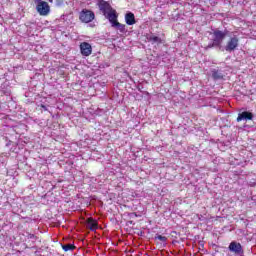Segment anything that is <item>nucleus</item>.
<instances>
[{
    "label": "nucleus",
    "instance_id": "nucleus-1",
    "mask_svg": "<svg viewBox=\"0 0 256 256\" xmlns=\"http://www.w3.org/2000/svg\"><path fill=\"white\" fill-rule=\"evenodd\" d=\"M97 7L109 22L118 15L117 10H115L111 4L105 0H98Z\"/></svg>",
    "mask_w": 256,
    "mask_h": 256
},
{
    "label": "nucleus",
    "instance_id": "nucleus-2",
    "mask_svg": "<svg viewBox=\"0 0 256 256\" xmlns=\"http://www.w3.org/2000/svg\"><path fill=\"white\" fill-rule=\"evenodd\" d=\"M36 3V11L39 13L41 17H47L49 13H51V6L49 3L43 0H35Z\"/></svg>",
    "mask_w": 256,
    "mask_h": 256
},
{
    "label": "nucleus",
    "instance_id": "nucleus-3",
    "mask_svg": "<svg viewBox=\"0 0 256 256\" xmlns=\"http://www.w3.org/2000/svg\"><path fill=\"white\" fill-rule=\"evenodd\" d=\"M226 37H227V32H223L221 30H214L213 39H212L213 45H216L217 47H221Z\"/></svg>",
    "mask_w": 256,
    "mask_h": 256
},
{
    "label": "nucleus",
    "instance_id": "nucleus-4",
    "mask_svg": "<svg viewBox=\"0 0 256 256\" xmlns=\"http://www.w3.org/2000/svg\"><path fill=\"white\" fill-rule=\"evenodd\" d=\"M95 19V12L92 10L83 9L79 14L81 23H91Z\"/></svg>",
    "mask_w": 256,
    "mask_h": 256
},
{
    "label": "nucleus",
    "instance_id": "nucleus-5",
    "mask_svg": "<svg viewBox=\"0 0 256 256\" xmlns=\"http://www.w3.org/2000/svg\"><path fill=\"white\" fill-rule=\"evenodd\" d=\"M239 47V38L237 36L230 37L227 41L224 49L227 51V53H232V51H235Z\"/></svg>",
    "mask_w": 256,
    "mask_h": 256
},
{
    "label": "nucleus",
    "instance_id": "nucleus-6",
    "mask_svg": "<svg viewBox=\"0 0 256 256\" xmlns=\"http://www.w3.org/2000/svg\"><path fill=\"white\" fill-rule=\"evenodd\" d=\"M80 53L83 57H89L93 53V47H91L89 42H82L80 44Z\"/></svg>",
    "mask_w": 256,
    "mask_h": 256
},
{
    "label": "nucleus",
    "instance_id": "nucleus-7",
    "mask_svg": "<svg viewBox=\"0 0 256 256\" xmlns=\"http://www.w3.org/2000/svg\"><path fill=\"white\" fill-rule=\"evenodd\" d=\"M118 17H119V14H117L115 16V18L110 21V23H111L112 27H117V29L120 31V33H125L126 26H125V24L119 23V21L117 20Z\"/></svg>",
    "mask_w": 256,
    "mask_h": 256
},
{
    "label": "nucleus",
    "instance_id": "nucleus-8",
    "mask_svg": "<svg viewBox=\"0 0 256 256\" xmlns=\"http://www.w3.org/2000/svg\"><path fill=\"white\" fill-rule=\"evenodd\" d=\"M243 119H245L246 121H252L253 113L244 111V112L238 114L237 122L239 123V122L243 121Z\"/></svg>",
    "mask_w": 256,
    "mask_h": 256
},
{
    "label": "nucleus",
    "instance_id": "nucleus-9",
    "mask_svg": "<svg viewBox=\"0 0 256 256\" xmlns=\"http://www.w3.org/2000/svg\"><path fill=\"white\" fill-rule=\"evenodd\" d=\"M125 23L126 25H135L137 20H135V14L133 12H128L125 14Z\"/></svg>",
    "mask_w": 256,
    "mask_h": 256
},
{
    "label": "nucleus",
    "instance_id": "nucleus-10",
    "mask_svg": "<svg viewBox=\"0 0 256 256\" xmlns=\"http://www.w3.org/2000/svg\"><path fill=\"white\" fill-rule=\"evenodd\" d=\"M229 250L232 251V253H241V251H243V247H241L240 243L231 242L229 245Z\"/></svg>",
    "mask_w": 256,
    "mask_h": 256
},
{
    "label": "nucleus",
    "instance_id": "nucleus-11",
    "mask_svg": "<svg viewBox=\"0 0 256 256\" xmlns=\"http://www.w3.org/2000/svg\"><path fill=\"white\" fill-rule=\"evenodd\" d=\"M87 225L90 231H96L98 226L97 221H95L93 218H88Z\"/></svg>",
    "mask_w": 256,
    "mask_h": 256
},
{
    "label": "nucleus",
    "instance_id": "nucleus-12",
    "mask_svg": "<svg viewBox=\"0 0 256 256\" xmlns=\"http://www.w3.org/2000/svg\"><path fill=\"white\" fill-rule=\"evenodd\" d=\"M62 249L65 251V253H67V251H75L77 247L75 244H62Z\"/></svg>",
    "mask_w": 256,
    "mask_h": 256
},
{
    "label": "nucleus",
    "instance_id": "nucleus-13",
    "mask_svg": "<svg viewBox=\"0 0 256 256\" xmlns=\"http://www.w3.org/2000/svg\"><path fill=\"white\" fill-rule=\"evenodd\" d=\"M155 240L156 241H161V243H167V237L163 236L161 234H156L155 235Z\"/></svg>",
    "mask_w": 256,
    "mask_h": 256
},
{
    "label": "nucleus",
    "instance_id": "nucleus-14",
    "mask_svg": "<svg viewBox=\"0 0 256 256\" xmlns=\"http://www.w3.org/2000/svg\"><path fill=\"white\" fill-rule=\"evenodd\" d=\"M148 41H151L152 43H161V38H159V36H150Z\"/></svg>",
    "mask_w": 256,
    "mask_h": 256
},
{
    "label": "nucleus",
    "instance_id": "nucleus-15",
    "mask_svg": "<svg viewBox=\"0 0 256 256\" xmlns=\"http://www.w3.org/2000/svg\"><path fill=\"white\" fill-rule=\"evenodd\" d=\"M27 239H31L33 242L37 241V237L35 236V234H28Z\"/></svg>",
    "mask_w": 256,
    "mask_h": 256
},
{
    "label": "nucleus",
    "instance_id": "nucleus-16",
    "mask_svg": "<svg viewBox=\"0 0 256 256\" xmlns=\"http://www.w3.org/2000/svg\"><path fill=\"white\" fill-rule=\"evenodd\" d=\"M212 47H217V45H213V42L211 44H209L206 49H212Z\"/></svg>",
    "mask_w": 256,
    "mask_h": 256
},
{
    "label": "nucleus",
    "instance_id": "nucleus-17",
    "mask_svg": "<svg viewBox=\"0 0 256 256\" xmlns=\"http://www.w3.org/2000/svg\"><path fill=\"white\" fill-rule=\"evenodd\" d=\"M213 77L214 79H217L216 73H213Z\"/></svg>",
    "mask_w": 256,
    "mask_h": 256
},
{
    "label": "nucleus",
    "instance_id": "nucleus-18",
    "mask_svg": "<svg viewBox=\"0 0 256 256\" xmlns=\"http://www.w3.org/2000/svg\"><path fill=\"white\" fill-rule=\"evenodd\" d=\"M49 1V3H53V0H48Z\"/></svg>",
    "mask_w": 256,
    "mask_h": 256
},
{
    "label": "nucleus",
    "instance_id": "nucleus-19",
    "mask_svg": "<svg viewBox=\"0 0 256 256\" xmlns=\"http://www.w3.org/2000/svg\"><path fill=\"white\" fill-rule=\"evenodd\" d=\"M135 217H137V213H134Z\"/></svg>",
    "mask_w": 256,
    "mask_h": 256
},
{
    "label": "nucleus",
    "instance_id": "nucleus-20",
    "mask_svg": "<svg viewBox=\"0 0 256 256\" xmlns=\"http://www.w3.org/2000/svg\"><path fill=\"white\" fill-rule=\"evenodd\" d=\"M58 1L62 2L63 0H58Z\"/></svg>",
    "mask_w": 256,
    "mask_h": 256
}]
</instances>
